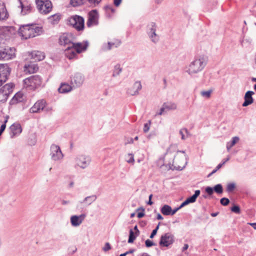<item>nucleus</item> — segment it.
Wrapping results in <instances>:
<instances>
[{
  "mask_svg": "<svg viewBox=\"0 0 256 256\" xmlns=\"http://www.w3.org/2000/svg\"><path fill=\"white\" fill-rule=\"evenodd\" d=\"M32 57L36 60V61H40L43 60L45 56L44 54L40 51H34L31 53Z\"/></svg>",
  "mask_w": 256,
  "mask_h": 256,
  "instance_id": "bb28decb",
  "label": "nucleus"
},
{
  "mask_svg": "<svg viewBox=\"0 0 256 256\" xmlns=\"http://www.w3.org/2000/svg\"><path fill=\"white\" fill-rule=\"evenodd\" d=\"M204 192H223L222 186L221 184H217L213 187L206 186Z\"/></svg>",
  "mask_w": 256,
  "mask_h": 256,
  "instance_id": "393cba45",
  "label": "nucleus"
},
{
  "mask_svg": "<svg viewBox=\"0 0 256 256\" xmlns=\"http://www.w3.org/2000/svg\"><path fill=\"white\" fill-rule=\"evenodd\" d=\"M160 212L164 216H172V208L168 204H164L160 208Z\"/></svg>",
  "mask_w": 256,
  "mask_h": 256,
  "instance_id": "c85d7f7f",
  "label": "nucleus"
},
{
  "mask_svg": "<svg viewBox=\"0 0 256 256\" xmlns=\"http://www.w3.org/2000/svg\"><path fill=\"white\" fill-rule=\"evenodd\" d=\"M92 8L97 6L102 2V0H86Z\"/></svg>",
  "mask_w": 256,
  "mask_h": 256,
  "instance_id": "c03bdc74",
  "label": "nucleus"
},
{
  "mask_svg": "<svg viewBox=\"0 0 256 256\" xmlns=\"http://www.w3.org/2000/svg\"><path fill=\"white\" fill-rule=\"evenodd\" d=\"M10 95L7 94L6 89L4 88V86L0 88V98H2L4 100H6Z\"/></svg>",
  "mask_w": 256,
  "mask_h": 256,
  "instance_id": "37998d69",
  "label": "nucleus"
},
{
  "mask_svg": "<svg viewBox=\"0 0 256 256\" xmlns=\"http://www.w3.org/2000/svg\"><path fill=\"white\" fill-rule=\"evenodd\" d=\"M10 72L8 64H0V86L7 80Z\"/></svg>",
  "mask_w": 256,
  "mask_h": 256,
  "instance_id": "6e6552de",
  "label": "nucleus"
},
{
  "mask_svg": "<svg viewBox=\"0 0 256 256\" xmlns=\"http://www.w3.org/2000/svg\"><path fill=\"white\" fill-rule=\"evenodd\" d=\"M14 87V84L13 83L6 84L4 86V88L6 89L8 94H10L13 91V88Z\"/></svg>",
  "mask_w": 256,
  "mask_h": 256,
  "instance_id": "4c0bfd02",
  "label": "nucleus"
},
{
  "mask_svg": "<svg viewBox=\"0 0 256 256\" xmlns=\"http://www.w3.org/2000/svg\"><path fill=\"white\" fill-rule=\"evenodd\" d=\"M72 89V87L68 84H62L60 88H58V91L60 93L66 94L70 92Z\"/></svg>",
  "mask_w": 256,
  "mask_h": 256,
  "instance_id": "a878e982",
  "label": "nucleus"
},
{
  "mask_svg": "<svg viewBox=\"0 0 256 256\" xmlns=\"http://www.w3.org/2000/svg\"><path fill=\"white\" fill-rule=\"evenodd\" d=\"M122 2V0H114V4L116 6L118 7L121 4Z\"/></svg>",
  "mask_w": 256,
  "mask_h": 256,
  "instance_id": "e2e57ef3",
  "label": "nucleus"
},
{
  "mask_svg": "<svg viewBox=\"0 0 256 256\" xmlns=\"http://www.w3.org/2000/svg\"><path fill=\"white\" fill-rule=\"evenodd\" d=\"M50 155L51 158L54 161L61 160L64 156L60 147L54 144H52L50 146Z\"/></svg>",
  "mask_w": 256,
  "mask_h": 256,
  "instance_id": "f8f14e48",
  "label": "nucleus"
},
{
  "mask_svg": "<svg viewBox=\"0 0 256 256\" xmlns=\"http://www.w3.org/2000/svg\"><path fill=\"white\" fill-rule=\"evenodd\" d=\"M64 54L66 56L69 60L78 58V54L72 46H68L64 50Z\"/></svg>",
  "mask_w": 256,
  "mask_h": 256,
  "instance_id": "4be33fe9",
  "label": "nucleus"
},
{
  "mask_svg": "<svg viewBox=\"0 0 256 256\" xmlns=\"http://www.w3.org/2000/svg\"><path fill=\"white\" fill-rule=\"evenodd\" d=\"M147 224V221L142 220L139 222V226L142 228H144Z\"/></svg>",
  "mask_w": 256,
  "mask_h": 256,
  "instance_id": "680f3d73",
  "label": "nucleus"
},
{
  "mask_svg": "<svg viewBox=\"0 0 256 256\" xmlns=\"http://www.w3.org/2000/svg\"><path fill=\"white\" fill-rule=\"evenodd\" d=\"M61 16L62 15L60 14L56 13L50 16L48 19L52 24H58L60 22V20L61 19Z\"/></svg>",
  "mask_w": 256,
  "mask_h": 256,
  "instance_id": "cd10ccee",
  "label": "nucleus"
},
{
  "mask_svg": "<svg viewBox=\"0 0 256 256\" xmlns=\"http://www.w3.org/2000/svg\"><path fill=\"white\" fill-rule=\"evenodd\" d=\"M122 71V68L120 67V64H116L114 67L112 74V76L116 77L117 76L119 75L120 73Z\"/></svg>",
  "mask_w": 256,
  "mask_h": 256,
  "instance_id": "a19ab883",
  "label": "nucleus"
},
{
  "mask_svg": "<svg viewBox=\"0 0 256 256\" xmlns=\"http://www.w3.org/2000/svg\"><path fill=\"white\" fill-rule=\"evenodd\" d=\"M184 132L186 134L187 136H188V135H190V133L189 132H188V130L187 128H182L180 130V134L181 135V137H182V140H185L186 139V136L184 134Z\"/></svg>",
  "mask_w": 256,
  "mask_h": 256,
  "instance_id": "09e8293b",
  "label": "nucleus"
},
{
  "mask_svg": "<svg viewBox=\"0 0 256 256\" xmlns=\"http://www.w3.org/2000/svg\"><path fill=\"white\" fill-rule=\"evenodd\" d=\"M223 166V164L220 163L213 170V172H216L220 168Z\"/></svg>",
  "mask_w": 256,
  "mask_h": 256,
  "instance_id": "0e129e2a",
  "label": "nucleus"
},
{
  "mask_svg": "<svg viewBox=\"0 0 256 256\" xmlns=\"http://www.w3.org/2000/svg\"><path fill=\"white\" fill-rule=\"evenodd\" d=\"M214 193H204L202 196L205 198H210L212 197Z\"/></svg>",
  "mask_w": 256,
  "mask_h": 256,
  "instance_id": "052dcab7",
  "label": "nucleus"
},
{
  "mask_svg": "<svg viewBox=\"0 0 256 256\" xmlns=\"http://www.w3.org/2000/svg\"><path fill=\"white\" fill-rule=\"evenodd\" d=\"M24 100V98L23 93L21 92H18L14 95L10 103V104H15L18 102H23Z\"/></svg>",
  "mask_w": 256,
  "mask_h": 256,
  "instance_id": "b1692460",
  "label": "nucleus"
},
{
  "mask_svg": "<svg viewBox=\"0 0 256 256\" xmlns=\"http://www.w3.org/2000/svg\"><path fill=\"white\" fill-rule=\"evenodd\" d=\"M34 27L32 26V30L33 34L34 35V37L36 36L40 35V32H42V28L40 26H37L36 24H34Z\"/></svg>",
  "mask_w": 256,
  "mask_h": 256,
  "instance_id": "79ce46f5",
  "label": "nucleus"
},
{
  "mask_svg": "<svg viewBox=\"0 0 256 256\" xmlns=\"http://www.w3.org/2000/svg\"><path fill=\"white\" fill-rule=\"evenodd\" d=\"M8 14L5 7H2L0 10V20H6L8 18Z\"/></svg>",
  "mask_w": 256,
  "mask_h": 256,
  "instance_id": "58836bf2",
  "label": "nucleus"
},
{
  "mask_svg": "<svg viewBox=\"0 0 256 256\" xmlns=\"http://www.w3.org/2000/svg\"><path fill=\"white\" fill-rule=\"evenodd\" d=\"M139 235L134 232L132 229H130L129 232V236L128 239V243L131 244L134 242L137 236Z\"/></svg>",
  "mask_w": 256,
  "mask_h": 256,
  "instance_id": "f704fd0d",
  "label": "nucleus"
},
{
  "mask_svg": "<svg viewBox=\"0 0 256 256\" xmlns=\"http://www.w3.org/2000/svg\"><path fill=\"white\" fill-rule=\"evenodd\" d=\"M134 249L131 248L129 250L124 252L123 254H121L119 256H126V255L130 254H132L134 252Z\"/></svg>",
  "mask_w": 256,
  "mask_h": 256,
  "instance_id": "bf43d9fd",
  "label": "nucleus"
},
{
  "mask_svg": "<svg viewBox=\"0 0 256 256\" xmlns=\"http://www.w3.org/2000/svg\"><path fill=\"white\" fill-rule=\"evenodd\" d=\"M230 210L236 214H240L241 213V210L240 206L234 203H233L232 206L230 208Z\"/></svg>",
  "mask_w": 256,
  "mask_h": 256,
  "instance_id": "ea45409f",
  "label": "nucleus"
},
{
  "mask_svg": "<svg viewBox=\"0 0 256 256\" xmlns=\"http://www.w3.org/2000/svg\"><path fill=\"white\" fill-rule=\"evenodd\" d=\"M236 186L235 183L230 182L228 184L226 190L227 192H232L234 190H236Z\"/></svg>",
  "mask_w": 256,
  "mask_h": 256,
  "instance_id": "a18cd8bd",
  "label": "nucleus"
},
{
  "mask_svg": "<svg viewBox=\"0 0 256 256\" xmlns=\"http://www.w3.org/2000/svg\"><path fill=\"white\" fill-rule=\"evenodd\" d=\"M20 7L21 8V14L23 16L32 12L33 7L28 0H18Z\"/></svg>",
  "mask_w": 256,
  "mask_h": 256,
  "instance_id": "ddd939ff",
  "label": "nucleus"
},
{
  "mask_svg": "<svg viewBox=\"0 0 256 256\" xmlns=\"http://www.w3.org/2000/svg\"><path fill=\"white\" fill-rule=\"evenodd\" d=\"M36 4L41 14H47L52 10V3L50 0H36Z\"/></svg>",
  "mask_w": 256,
  "mask_h": 256,
  "instance_id": "423d86ee",
  "label": "nucleus"
},
{
  "mask_svg": "<svg viewBox=\"0 0 256 256\" xmlns=\"http://www.w3.org/2000/svg\"><path fill=\"white\" fill-rule=\"evenodd\" d=\"M104 10L105 12H107V10L110 12L112 14H114L116 12L115 9L110 5H106L104 6Z\"/></svg>",
  "mask_w": 256,
  "mask_h": 256,
  "instance_id": "603ef678",
  "label": "nucleus"
},
{
  "mask_svg": "<svg viewBox=\"0 0 256 256\" xmlns=\"http://www.w3.org/2000/svg\"><path fill=\"white\" fill-rule=\"evenodd\" d=\"M32 26H34V24H28L20 26L18 31L20 35L25 39L34 38L33 33L32 34Z\"/></svg>",
  "mask_w": 256,
  "mask_h": 256,
  "instance_id": "1a4fd4ad",
  "label": "nucleus"
},
{
  "mask_svg": "<svg viewBox=\"0 0 256 256\" xmlns=\"http://www.w3.org/2000/svg\"><path fill=\"white\" fill-rule=\"evenodd\" d=\"M86 214H82L80 216H72L70 218L71 224L74 226H80L86 217Z\"/></svg>",
  "mask_w": 256,
  "mask_h": 256,
  "instance_id": "5701e85b",
  "label": "nucleus"
},
{
  "mask_svg": "<svg viewBox=\"0 0 256 256\" xmlns=\"http://www.w3.org/2000/svg\"><path fill=\"white\" fill-rule=\"evenodd\" d=\"M208 62V58L204 56H200L195 58L189 66L188 70L190 74H196L202 71Z\"/></svg>",
  "mask_w": 256,
  "mask_h": 256,
  "instance_id": "f03ea898",
  "label": "nucleus"
},
{
  "mask_svg": "<svg viewBox=\"0 0 256 256\" xmlns=\"http://www.w3.org/2000/svg\"><path fill=\"white\" fill-rule=\"evenodd\" d=\"M176 108V104L174 102H164L160 108V112L158 113V115H162L165 112L169 110H174Z\"/></svg>",
  "mask_w": 256,
  "mask_h": 256,
  "instance_id": "a211bd4d",
  "label": "nucleus"
},
{
  "mask_svg": "<svg viewBox=\"0 0 256 256\" xmlns=\"http://www.w3.org/2000/svg\"><path fill=\"white\" fill-rule=\"evenodd\" d=\"M156 234V231H155L153 230L150 236V238H153L154 237V236Z\"/></svg>",
  "mask_w": 256,
  "mask_h": 256,
  "instance_id": "774afa93",
  "label": "nucleus"
},
{
  "mask_svg": "<svg viewBox=\"0 0 256 256\" xmlns=\"http://www.w3.org/2000/svg\"><path fill=\"white\" fill-rule=\"evenodd\" d=\"M174 242V235L170 232H167L161 236L159 242V245L162 247H168Z\"/></svg>",
  "mask_w": 256,
  "mask_h": 256,
  "instance_id": "9d476101",
  "label": "nucleus"
},
{
  "mask_svg": "<svg viewBox=\"0 0 256 256\" xmlns=\"http://www.w3.org/2000/svg\"><path fill=\"white\" fill-rule=\"evenodd\" d=\"M212 92V90H208L207 91H202L201 92V94L202 96L209 98L210 96V94Z\"/></svg>",
  "mask_w": 256,
  "mask_h": 256,
  "instance_id": "5fc2aeb1",
  "label": "nucleus"
},
{
  "mask_svg": "<svg viewBox=\"0 0 256 256\" xmlns=\"http://www.w3.org/2000/svg\"><path fill=\"white\" fill-rule=\"evenodd\" d=\"M151 123V120H148V122L144 124L143 129L144 133L147 132L149 130Z\"/></svg>",
  "mask_w": 256,
  "mask_h": 256,
  "instance_id": "864d4df0",
  "label": "nucleus"
},
{
  "mask_svg": "<svg viewBox=\"0 0 256 256\" xmlns=\"http://www.w3.org/2000/svg\"><path fill=\"white\" fill-rule=\"evenodd\" d=\"M254 92L252 90L247 91L244 96V102L242 104V106L246 107L251 104L254 102V99L252 98V95Z\"/></svg>",
  "mask_w": 256,
  "mask_h": 256,
  "instance_id": "412c9836",
  "label": "nucleus"
},
{
  "mask_svg": "<svg viewBox=\"0 0 256 256\" xmlns=\"http://www.w3.org/2000/svg\"><path fill=\"white\" fill-rule=\"evenodd\" d=\"M24 72L29 74H33L36 72L38 68L35 64L28 65V66H26L24 67Z\"/></svg>",
  "mask_w": 256,
  "mask_h": 256,
  "instance_id": "c756f323",
  "label": "nucleus"
},
{
  "mask_svg": "<svg viewBox=\"0 0 256 256\" xmlns=\"http://www.w3.org/2000/svg\"><path fill=\"white\" fill-rule=\"evenodd\" d=\"M75 39V36L72 33L65 32L60 36L58 42L60 45L67 47L72 46Z\"/></svg>",
  "mask_w": 256,
  "mask_h": 256,
  "instance_id": "0eeeda50",
  "label": "nucleus"
},
{
  "mask_svg": "<svg viewBox=\"0 0 256 256\" xmlns=\"http://www.w3.org/2000/svg\"><path fill=\"white\" fill-rule=\"evenodd\" d=\"M142 88L140 81L136 82L132 86L127 90V94L130 96H136L139 94V91Z\"/></svg>",
  "mask_w": 256,
  "mask_h": 256,
  "instance_id": "aec40b11",
  "label": "nucleus"
},
{
  "mask_svg": "<svg viewBox=\"0 0 256 256\" xmlns=\"http://www.w3.org/2000/svg\"><path fill=\"white\" fill-rule=\"evenodd\" d=\"M188 157L186 154L182 156H177L176 161H174V158L172 160V163L169 162L166 164H163L160 166V168L166 166L168 170L180 171L185 168L188 164Z\"/></svg>",
  "mask_w": 256,
  "mask_h": 256,
  "instance_id": "f257e3e1",
  "label": "nucleus"
},
{
  "mask_svg": "<svg viewBox=\"0 0 256 256\" xmlns=\"http://www.w3.org/2000/svg\"><path fill=\"white\" fill-rule=\"evenodd\" d=\"M240 140V138L238 136H234L232 138V140L228 142L226 144V148L228 150H229L232 146H234Z\"/></svg>",
  "mask_w": 256,
  "mask_h": 256,
  "instance_id": "2f4dec72",
  "label": "nucleus"
},
{
  "mask_svg": "<svg viewBox=\"0 0 256 256\" xmlns=\"http://www.w3.org/2000/svg\"><path fill=\"white\" fill-rule=\"evenodd\" d=\"M46 103L45 100H38L34 105L30 109V113H39L44 110Z\"/></svg>",
  "mask_w": 256,
  "mask_h": 256,
  "instance_id": "4468645a",
  "label": "nucleus"
},
{
  "mask_svg": "<svg viewBox=\"0 0 256 256\" xmlns=\"http://www.w3.org/2000/svg\"><path fill=\"white\" fill-rule=\"evenodd\" d=\"M112 248L109 242H106L104 247L102 248V250L104 252L108 251Z\"/></svg>",
  "mask_w": 256,
  "mask_h": 256,
  "instance_id": "13d9d810",
  "label": "nucleus"
},
{
  "mask_svg": "<svg viewBox=\"0 0 256 256\" xmlns=\"http://www.w3.org/2000/svg\"><path fill=\"white\" fill-rule=\"evenodd\" d=\"M90 158L88 156H80L76 159V164L82 168H85L90 164Z\"/></svg>",
  "mask_w": 256,
  "mask_h": 256,
  "instance_id": "dca6fc26",
  "label": "nucleus"
},
{
  "mask_svg": "<svg viewBox=\"0 0 256 256\" xmlns=\"http://www.w3.org/2000/svg\"><path fill=\"white\" fill-rule=\"evenodd\" d=\"M175 150V147L172 146H170L167 150H166V152L165 154V155H166V154H171V153H172L173 152H174Z\"/></svg>",
  "mask_w": 256,
  "mask_h": 256,
  "instance_id": "4d7b16f0",
  "label": "nucleus"
},
{
  "mask_svg": "<svg viewBox=\"0 0 256 256\" xmlns=\"http://www.w3.org/2000/svg\"><path fill=\"white\" fill-rule=\"evenodd\" d=\"M88 42L87 40L84 41L83 43L82 42H74L72 44V46L76 50V53L78 54H80L84 52H85L88 46Z\"/></svg>",
  "mask_w": 256,
  "mask_h": 256,
  "instance_id": "f3484780",
  "label": "nucleus"
},
{
  "mask_svg": "<svg viewBox=\"0 0 256 256\" xmlns=\"http://www.w3.org/2000/svg\"><path fill=\"white\" fill-rule=\"evenodd\" d=\"M150 38L154 44L158 42L159 40V36L156 34V32H153L148 34Z\"/></svg>",
  "mask_w": 256,
  "mask_h": 256,
  "instance_id": "c9c22d12",
  "label": "nucleus"
},
{
  "mask_svg": "<svg viewBox=\"0 0 256 256\" xmlns=\"http://www.w3.org/2000/svg\"><path fill=\"white\" fill-rule=\"evenodd\" d=\"M87 2L86 0H70V4L74 7L82 6Z\"/></svg>",
  "mask_w": 256,
  "mask_h": 256,
  "instance_id": "e433bc0d",
  "label": "nucleus"
},
{
  "mask_svg": "<svg viewBox=\"0 0 256 256\" xmlns=\"http://www.w3.org/2000/svg\"><path fill=\"white\" fill-rule=\"evenodd\" d=\"M68 255H72L77 251V248L76 246H70L68 248Z\"/></svg>",
  "mask_w": 256,
  "mask_h": 256,
  "instance_id": "6e6d98bb",
  "label": "nucleus"
},
{
  "mask_svg": "<svg viewBox=\"0 0 256 256\" xmlns=\"http://www.w3.org/2000/svg\"><path fill=\"white\" fill-rule=\"evenodd\" d=\"M200 193H194L193 195L186 198L185 200L188 204H190L194 203L196 201L197 198L200 195Z\"/></svg>",
  "mask_w": 256,
  "mask_h": 256,
  "instance_id": "72a5a7b5",
  "label": "nucleus"
},
{
  "mask_svg": "<svg viewBox=\"0 0 256 256\" xmlns=\"http://www.w3.org/2000/svg\"><path fill=\"white\" fill-rule=\"evenodd\" d=\"M97 198V196L95 194H92V196H86L84 199L83 200V202L82 203H85L88 205L94 202Z\"/></svg>",
  "mask_w": 256,
  "mask_h": 256,
  "instance_id": "7c9ffc66",
  "label": "nucleus"
},
{
  "mask_svg": "<svg viewBox=\"0 0 256 256\" xmlns=\"http://www.w3.org/2000/svg\"><path fill=\"white\" fill-rule=\"evenodd\" d=\"M108 50H110L112 47L115 45V44L112 42H108Z\"/></svg>",
  "mask_w": 256,
  "mask_h": 256,
  "instance_id": "69168bd1",
  "label": "nucleus"
},
{
  "mask_svg": "<svg viewBox=\"0 0 256 256\" xmlns=\"http://www.w3.org/2000/svg\"><path fill=\"white\" fill-rule=\"evenodd\" d=\"M9 116H6V119L4 122V123L1 125L0 128V136H1L3 132L5 130L6 128V124L8 122V118Z\"/></svg>",
  "mask_w": 256,
  "mask_h": 256,
  "instance_id": "de8ad7c7",
  "label": "nucleus"
},
{
  "mask_svg": "<svg viewBox=\"0 0 256 256\" xmlns=\"http://www.w3.org/2000/svg\"><path fill=\"white\" fill-rule=\"evenodd\" d=\"M156 244L153 241L150 240L149 239H148L145 241V246L146 248H150L152 246H156Z\"/></svg>",
  "mask_w": 256,
  "mask_h": 256,
  "instance_id": "3c124183",
  "label": "nucleus"
},
{
  "mask_svg": "<svg viewBox=\"0 0 256 256\" xmlns=\"http://www.w3.org/2000/svg\"><path fill=\"white\" fill-rule=\"evenodd\" d=\"M24 84L30 90H35L40 87H43L42 78L38 75L32 76L24 80Z\"/></svg>",
  "mask_w": 256,
  "mask_h": 256,
  "instance_id": "20e7f679",
  "label": "nucleus"
},
{
  "mask_svg": "<svg viewBox=\"0 0 256 256\" xmlns=\"http://www.w3.org/2000/svg\"><path fill=\"white\" fill-rule=\"evenodd\" d=\"M71 78V84L73 85V86L80 87L83 84L84 80V78L83 75L80 73L76 72L70 78Z\"/></svg>",
  "mask_w": 256,
  "mask_h": 256,
  "instance_id": "2eb2a0df",
  "label": "nucleus"
},
{
  "mask_svg": "<svg viewBox=\"0 0 256 256\" xmlns=\"http://www.w3.org/2000/svg\"><path fill=\"white\" fill-rule=\"evenodd\" d=\"M112 14H110L108 10H107V12H106V17L108 18H111L113 16Z\"/></svg>",
  "mask_w": 256,
  "mask_h": 256,
  "instance_id": "338daca9",
  "label": "nucleus"
},
{
  "mask_svg": "<svg viewBox=\"0 0 256 256\" xmlns=\"http://www.w3.org/2000/svg\"><path fill=\"white\" fill-rule=\"evenodd\" d=\"M10 137L13 138L16 136L19 135L22 132V128L20 124L14 123L10 127Z\"/></svg>",
  "mask_w": 256,
  "mask_h": 256,
  "instance_id": "6ab92c4d",
  "label": "nucleus"
},
{
  "mask_svg": "<svg viewBox=\"0 0 256 256\" xmlns=\"http://www.w3.org/2000/svg\"><path fill=\"white\" fill-rule=\"evenodd\" d=\"M230 201L228 198H222L220 200V203L222 205L224 206H228Z\"/></svg>",
  "mask_w": 256,
  "mask_h": 256,
  "instance_id": "8fccbe9b",
  "label": "nucleus"
},
{
  "mask_svg": "<svg viewBox=\"0 0 256 256\" xmlns=\"http://www.w3.org/2000/svg\"><path fill=\"white\" fill-rule=\"evenodd\" d=\"M66 24L72 26L78 32L82 31L84 28V20L82 16L74 15L66 20Z\"/></svg>",
  "mask_w": 256,
  "mask_h": 256,
  "instance_id": "7ed1b4c3",
  "label": "nucleus"
},
{
  "mask_svg": "<svg viewBox=\"0 0 256 256\" xmlns=\"http://www.w3.org/2000/svg\"><path fill=\"white\" fill-rule=\"evenodd\" d=\"M16 49L14 47L5 46L0 50V60L6 61L16 57Z\"/></svg>",
  "mask_w": 256,
  "mask_h": 256,
  "instance_id": "39448f33",
  "label": "nucleus"
},
{
  "mask_svg": "<svg viewBox=\"0 0 256 256\" xmlns=\"http://www.w3.org/2000/svg\"><path fill=\"white\" fill-rule=\"evenodd\" d=\"M98 12L94 9L90 11L88 13V19L86 22V26L90 28L92 26H96L98 24Z\"/></svg>",
  "mask_w": 256,
  "mask_h": 256,
  "instance_id": "9b49d317",
  "label": "nucleus"
},
{
  "mask_svg": "<svg viewBox=\"0 0 256 256\" xmlns=\"http://www.w3.org/2000/svg\"><path fill=\"white\" fill-rule=\"evenodd\" d=\"M142 210L141 212H138L137 214V217L139 218H143L144 215V208L142 207H140L136 210V212H138L139 210Z\"/></svg>",
  "mask_w": 256,
  "mask_h": 256,
  "instance_id": "49530a36",
  "label": "nucleus"
},
{
  "mask_svg": "<svg viewBox=\"0 0 256 256\" xmlns=\"http://www.w3.org/2000/svg\"><path fill=\"white\" fill-rule=\"evenodd\" d=\"M156 24L154 22H150L146 26V33L147 34L156 30Z\"/></svg>",
  "mask_w": 256,
  "mask_h": 256,
  "instance_id": "473e14b6",
  "label": "nucleus"
}]
</instances>
